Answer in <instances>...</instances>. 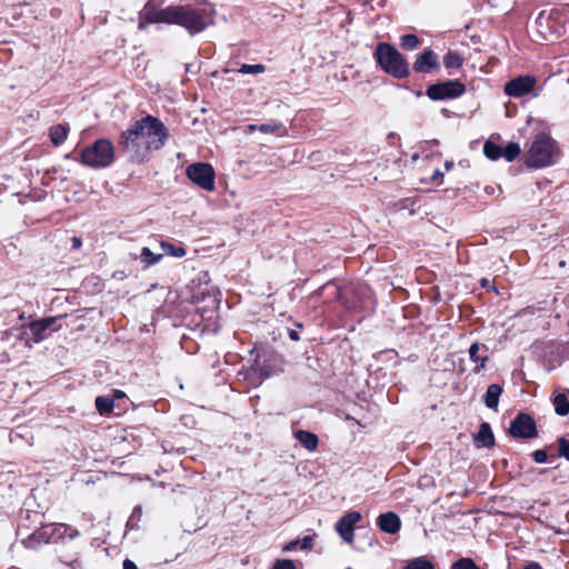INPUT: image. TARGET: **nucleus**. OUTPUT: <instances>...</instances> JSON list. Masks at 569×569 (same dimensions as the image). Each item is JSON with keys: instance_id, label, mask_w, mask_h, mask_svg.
Instances as JSON below:
<instances>
[{"instance_id": "nucleus-39", "label": "nucleus", "mask_w": 569, "mask_h": 569, "mask_svg": "<svg viewBox=\"0 0 569 569\" xmlns=\"http://www.w3.org/2000/svg\"><path fill=\"white\" fill-rule=\"evenodd\" d=\"M532 458L537 463H545L548 460L547 452L542 449H538L532 452Z\"/></svg>"}, {"instance_id": "nucleus-45", "label": "nucleus", "mask_w": 569, "mask_h": 569, "mask_svg": "<svg viewBox=\"0 0 569 569\" xmlns=\"http://www.w3.org/2000/svg\"><path fill=\"white\" fill-rule=\"evenodd\" d=\"M288 336L292 341H298L300 339L298 331L295 329H289Z\"/></svg>"}, {"instance_id": "nucleus-27", "label": "nucleus", "mask_w": 569, "mask_h": 569, "mask_svg": "<svg viewBox=\"0 0 569 569\" xmlns=\"http://www.w3.org/2000/svg\"><path fill=\"white\" fill-rule=\"evenodd\" d=\"M402 569H436L435 565L427 557L410 559Z\"/></svg>"}, {"instance_id": "nucleus-38", "label": "nucleus", "mask_w": 569, "mask_h": 569, "mask_svg": "<svg viewBox=\"0 0 569 569\" xmlns=\"http://www.w3.org/2000/svg\"><path fill=\"white\" fill-rule=\"evenodd\" d=\"M559 456L569 460V441L565 437L558 439Z\"/></svg>"}, {"instance_id": "nucleus-26", "label": "nucleus", "mask_w": 569, "mask_h": 569, "mask_svg": "<svg viewBox=\"0 0 569 569\" xmlns=\"http://www.w3.org/2000/svg\"><path fill=\"white\" fill-rule=\"evenodd\" d=\"M313 539L310 536H306L302 539H296L290 541L283 547V551H293L296 549L309 550L312 548Z\"/></svg>"}, {"instance_id": "nucleus-34", "label": "nucleus", "mask_w": 569, "mask_h": 569, "mask_svg": "<svg viewBox=\"0 0 569 569\" xmlns=\"http://www.w3.org/2000/svg\"><path fill=\"white\" fill-rule=\"evenodd\" d=\"M451 569H480L471 558H460L451 565Z\"/></svg>"}, {"instance_id": "nucleus-16", "label": "nucleus", "mask_w": 569, "mask_h": 569, "mask_svg": "<svg viewBox=\"0 0 569 569\" xmlns=\"http://www.w3.org/2000/svg\"><path fill=\"white\" fill-rule=\"evenodd\" d=\"M412 68L419 73H431L439 70L440 63L437 53L431 49H426L417 57Z\"/></svg>"}, {"instance_id": "nucleus-30", "label": "nucleus", "mask_w": 569, "mask_h": 569, "mask_svg": "<svg viewBox=\"0 0 569 569\" xmlns=\"http://www.w3.org/2000/svg\"><path fill=\"white\" fill-rule=\"evenodd\" d=\"M421 44V40L412 33L403 34L400 38V46L402 49L411 51L417 49Z\"/></svg>"}, {"instance_id": "nucleus-33", "label": "nucleus", "mask_w": 569, "mask_h": 569, "mask_svg": "<svg viewBox=\"0 0 569 569\" xmlns=\"http://www.w3.org/2000/svg\"><path fill=\"white\" fill-rule=\"evenodd\" d=\"M161 248L163 252L168 256H172L176 258H182L186 256V249L183 247H176L170 242H161Z\"/></svg>"}, {"instance_id": "nucleus-4", "label": "nucleus", "mask_w": 569, "mask_h": 569, "mask_svg": "<svg viewBox=\"0 0 569 569\" xmlns=\"http://www.w3.org/2000/svg\"><path fill=\"white\" fill-rule=\"evenodd\" d=\"M79 531L66 523H48L41 526L38 530L33 531L28 538L22 540L26 548L37 549L42 543L58 542L64 537L74 539L79 537Z\"/></svg>"}, {"instance_id": "nucleus-21", "label": "nucleus", "mask_w": 569, "mask_h": 569, "mask_svg": "<svg viewBox=\"0 0 569 569\" xmlns=\"http://www.w3.org/2000/svg\"><path fill=\"white\" fill-rule=\"evenodd\" d=\"M295 438L303 448H306L309 451L316 450L319 443L317 435L307 430H297L295 432Z\"/></svg>"}, {"instance_id": "nucleus-48", "label": "nucleus", "mask_w": 569, "mask_h": 569, "mask_svg": "<svg viewBox=\"0 0 569 569\" xmlns=\"http://www.w3.org/2000/svg\"><path fill=\"white\" fill-rule=\"evenodd\" d=\"M445 167L447 170L451 169L453 167V162L452 161H446L445 162Z\"/></svg>"}, {"instance_id": "nucleus-46", "label": "nucleus", "mask_w": 569, "mask_h": 569, "mask_svg": "<svg viewBox=\"0 0 569 569\" xmlns=\"http://www.w3.org/2000/svg\"><path fill=\"white\" fill-rule=\"evenodd\" d=\"M525 569H542V567L538 562L532 561V562H529L525 567Z\"/></svg>"}, {"instance_id": "nucleus-19", "label": "nucleus", "mask_w": 569, "mask_h": 569, "mask_svg": "<svg viewBox=\"0 0 569 569\" xmlns=\"http://www.w3.org/2000/svg\"><path fill=\"white\" fill-rule=\"evenodd\" d=\"M475 442L478 447L486 448H490L495 445V436L488 422H482L480 425L479 431L475 438Z\"/></svg>"}, {"instance_id": "nucleus-7", "label": "nucleus", "mask_w": 569, "mask_h": 569, "mask_svg": "<svg viewBox=\"0 0 569 569\" xmlns=\"http://www.w3.org/2000/svg\"><path fill=\"white\" fill-rule=\"evenodd\" d=\"M144 138L138 128V120L123 131L119 138V147L133 162H143L149 159L150 149L144 144Z\"/></svg>"}, {"instance_id": "nucleus-47", "label": "nucleus", "mask_w": 569, "mask_h": 569, "mask_svg": "<svg viewBox=\"0 0 569 569\" xmlns=\"http://www.w3.org/2000/svg\"><path fill=\"white\" fill-rule=\"evenodd\" d=\"M141 511H142V510H141V507H136V508L133 509L132 517H134L136 515H141Z\"/></svg>"}, {"instance_id": "nucleus-9", "label": "nucleus", "mask_w": 569, "mask_h": 569, "mask_svg": "<svg viewBox=\"0 0 569 569\" xmlns=\"http://www.w3.org/2000/svg\"><path fill=\"white\" fill-rule=\"evenodd\" d=\"M114 160V148L110 140L98 139L90 147H87L81 152V163L101 169L109 167Z\"/></svg>"}, {"instance_id": "nucleus-37", "label": "nucleus", "mask_w": 569, "mask_h": 569, "mask_svg": "<svg viewBox=\"0 0 569 569\" xmlns=\"http://www.w3.org/2000/svg\"><path fill=\"white\" fill-rule=\"evenodd\" d=\"M325 290H332V296L336 299H340V288L333 282L329 281L318 289V293L321 295Z\"/></svg>"}, {"instance_id": "nucleus-2", "label": "nucleus", "mask_w": 569, "mask_h": 569, "mask_svg": "<svg viewBox=\"0 0 569 569\" xmlns=\"http://www.w3.org/2000/svg\"><path fill=\"white\" fill-rule=\"evenodd\" d=\"M560 158V149L555 139L547 133H538L526 156L529 168L540 169L555 164Z\"/></svg>"}, {"instance_id": "nucleus-15", "label": "nucleus", "mask_w": 569, "mask_h": 569, "mask_svg": "<svg viewBox=\"0 0 569 569\" xmlns=\"http://www.w3.org/2000/svg\"><path fill=\"white\" fill-rule=\"evenodd\" d=\"M361 513L358 511L346 512L336 523V530L343 541L351 543L353 541L355 525L361 520Z\"/></svg>"}, {"instance_id": "nucleus-50", "label": "nucleus", "mask_w": 569, "mask_h": 569, "mask_svg": "<svg viewBox=\"0 0 569 569\" xmlns=\"http://www.w3.org/2000/svg\"><path fill=\"white\" fill-rule=\"evenodd\" d=\"M439 176H442V173H441L439 170H437V171L435 172V176H433V177L436 178V177H439Z\"/></svg>"}, {"instance_id": "nucleus-6", "label": "nucleus", "mask_w": 569, "mask_h": 569, "mask_svg": "<svg viewBox=\"0 0 569 569\" xmlns=\"http://www.w3.org/2000/svg\"><path fill=\"white\" fill-rule=\"evenodd\" d=\"M144 138L138 128V120L123 131L119 138V147L133 162H143L149 159L150 149L144 144Z\"/></svg>"}, {"instance_id": "nucleus-14", "label": "nucleus", "mask_w": 569, "mask_h": 569, "mask_svg": "<svg viewBox=\"0 0 569 569\" xmlns=\"http://www.w3.org/2000/svg\"><path fill=\"white\" fill-rule=\"evenodd\" d=\"M536 83L537 79L533 76H519L506 82L505 93L509 97L520 98L530 93Z\"/></svg>"}, {"instance_id": "nucleus-23", "label": "nucleus", "mask_w": 569, "mask_h": 569, "mask_svg": "<svg viewBox=\"0 0 569 569\" xmlns=\"http://www.w3.org/2000/svg\"><path fill=\"white\" fill-rule=\"evenodd\" d=\"M139 258L142 263V268L146 269L158 263L163 258V253H153L149 248L143 247Z\"/></svg>"}, {"instance_id": "nucleus-43", "label": "nucleus", "mask_w": 569, "mask_h": 569, "mask_svg": "<svg viewBox=\"0 0 569 569\" xmlns=\"http://www.w3.org/2000/svg\"><path fill=\"white\" fill-rule=\"evenodd\" d=\"M122 569H138V567L132 560L124 559L122 563Z\"/></svg>"}, {"instance_id": "nucleus-49", "label": "nucleus", "mask_w": 569, "mask_h": 569, "mask_svg": "<svg viewBox=\"0 0 569 569\" xmlns=\"http://www.w3.org/2000/svg\"><path fill=\"white\" fill-rule=\"evenodd\" d=\"M488 283H489V281H488V280H486V279H483V280L481 281L482 287H487V286H488Z\"/></svg>"}, {"instance_id": "nucleus-1", "label": "nucleus", "mask_w": 569, "mask_h": 569, "mask_svg": "<svg viewBox=\"0 0 569 569\" xmlns=\"http://www.w3.org/2000/svg\"><path fill=\"white\" fill-rule=\"evenodd\" d=\"M150 23H174L186 28L191 34L201 32L211 23L210 12L190 4L158 8L147 2L140 11L139 29Z\"/></svg>"}, {"instance_id": "nucleus-18", "label": "nucleus", "mask_w": 569, "mask_h": 569, "mask_svg": "<svg viewBox=\"0 0 569 569\" xmlns=\"http://www.w3.org/2000/svg\"><path fill=\"white\" fill-rule=\"evenodd\" d=\"M377 525L381 531L395 535L400 530L401 521L397 513L389 511L378 517Z\"/></svg>"}, {"instance_id": "nucleus-3", "label": "nucleus", "mask_w": 569, "mask_h": 569, "mask_svg": "<svg viewBox=\"0 0 569 569\" xmlns=\"http://www.w3.org/2000/svg\"><path fill=\"white\" fill-rule=\"evenodd\" d=\"M373 56L380 68L393 78L406 79L410 76L408 62L392 44L387 42L378 43Z\"/></svg>"}, {"instance_id": "nucleus-11", "label": "nucleus", "mask_w": 569, "mask_h": 569, "mask_svg": "<svg viewBox=\"0 0 569 569\" xmlns=\"http://www.w3.org/2000/svg\"><path fill=\"white\" fill-rule=\"evenodd\" d=\"M63 316L58 317H48L43 319H39L36 321H31L30 323L22 326L21 335L26 339L27 343L30 341L33 343H39L48 337L47 331H57L59 328H52L57 320L61 319Z\"/></svg>"}, {"instance_id": "nucleus-10", "label": "nucleus", "mask_w": 569, "mask_h": 569, "mask_svg": "<svg viewBox=\"0 0 569 569\" xmlns=\"http://www.w3.org/2000/svg\"><path fill=\"white\" fill-rule=\"evenodd\" d=\"M465 91V84L460 80L453 79L430 84L426 94L433 101H441L459 98Z\"/></svg>"}, {"instance_id": "nucleus-35", "label": "nucleus", "mask_w": 569, "mask_h": 569, "mask_svg": "<svg viewBox=\"0 0 569 569\" xmlns=\"http://www.w3.org/2000/svg\"><path fill=\"white\" fill-rule=\"evenodd\" d=\"M264 70H266V67L261 63H258V64L243 63L240 67L239 72L243 73V74H258V73L264 72Z\"/></svg>"}, {"instance_id": "nucleus-41", "label": "nucleus", "mask_w": 569, "mask_h": 569, "mask_svg": "<svg viewBox=\"0 0 569 569\" xmlns=\"http://www.w3.org/2000/svg\"><path fill=\"white\" fill-rule=\"evenodd\" d=\"M254 370L259 372V376L262 378H269L271 376L270 371L264 370L263 367H259L258 362L256 361Z\"/></svg>"}, {"instance_id": "nucleus-32", "label": "nucleus", "mask_w": 569, "mask_h": 569, "mask_svg": "<svg viewBox=\"0 0 569 569\" xmlns=\"http://www.w3.org/2000/svg\"><path fill=\"white\" fill-rule=\"evenodd\" d=\"M521 152L520 146L518 142H509L505 148H502V158L507 161H513Z\"/></svg>"}, {"instance_id": "nucleus-42", "label": "nucleus", "mask_w": 569, "mask_h": 569, "mask_svg": "<svg viewBox=\"0 0 569 569\" xmlns=\"http://www.w3.org/2000/svg\"><path fill=\"white\" fill-rule=\"evenodd\" d=\"M81 246H82V241H81V239L79 237L74 236V237L71 238V248L73 250L80 249Z\"/></svg>"}, {"instance_id": "nucleus-12", "label": "nucleus", "mask_w": 569, "mask_h": 569, "mask_svg": "<svg viewBox=\"0 0 569 569\" xmlns=\"http://www.w3.org/2000/svg\"><path fill=\"white\" fill-rule=\"evenodd\" d=\"M186 176L198 187L206 191L214 190L216 173L211 164L196 162L186 169Z\"/></svg>"}, {"instance_id": "nucleus-44", "label": "nucleus", "mask_w": 569, "mask_h": 569, "mask_svg": "<svg viewBox=\"0 0 569 569\" xmlns=\"http://www.w3.org/2000/svg\"><path fill=\"white\" fill-rule=\"evenodd\" d=\"M258 130V124H248L243 128L246 134L252 133Z\"/></svg>"}, {"instance_id": "nucleus-36", "label": "nucleus", "mask_w": 569, "mask_h": 569, "mask_svg": "<svg viewBox=\"0 0 569 569\" xmlns=\"http://www.w3.org/2000/svg\"><path fill=\"white\" fill-rule=\"evenodd\" d=\"M59 559L62 563L71 567L72 569H79L80 568V561L78 557V552H76L71 557H64L62 555L59 556Z\"/></svg>"}, {"instance_id": "nucleus-8", "label": "nucleus", "mask_w": 569, "mask_h": 569, "mask_svg": "<svg viewBox=\"0 0 569 569\" xmlns=\"http://www.w3.org/2000/svg\"><path fill=\"white\" fill-rule=\"evenodd\" d=\"M144 138L138 128V120L123 131L119 138V147L133 162H143L149 159L150 149L144 144Z\"/></svg>"}, {"instance_id": "nucleus-13", "label": "nucleus", "mask_w": 569, "mask_h": 569, "mask_svg": "<svg viewBox=\"0 0 569 569\" xmlns=\"http://www.w3.org/2000/svg\"><path fill=\"white\" fill-rule=\"evenodd\" d=\"M509 433L517 439L536 438L538 436L536 421L530 415L519 412L510 422Z\"/></svg>"}, {"instance_id": "nucleus-20", "label": "nucleus", "mask_w": 569, "mask_h": 569, "mask_svg": "<svg viewBox=\"0 0 569 569\" xmlns=\"http://www.w3.org/2000/svg\"><path fill=\"white\" fill-rule=\"evenodd\" d=\"M502 391H503V389L500 385H498V383L490 385L487 388L486 393L483 395V402H485L486 407L491 410H497L498 405H499V398H500Z\"/></svg>"}, {"instance_id": "nucleus-31", "label": "nucleus", "mask_w": 569, "mask_h": 569, "mask_svg": "<svg viewBox=\"0 0 569 569\" xmlns=\"http://www.w3.org/2000/svg\"><path fill=\"white\" fill-rule=\"evenodd\" d=\"M114 402L108 397L99 396L96 398V408L100 415H107L112 411Z\"/></svg>"}, {"instance_id": "nucleus-24", "label": "nucleus", "mask_w": 569, "mask_h": 569, "mask_svg": "<svg viewBox=\"0 0 569 569\" xmlns=\"http://www.w3.org/2000/svg\"><path fill=\"white\" fill-rule=\"evenodd\" d=\"M258 131L261 133H272L278 136L287 134V129L281 121H272L271 123L258 124Z\"/></svg>"}, {"instance_id": "nucleus-25", "label": "nucleus", "mask_w": 569, "mask_h": 569, "mask_svg": "<svg viewBox=\"0 0 569 569\" xmlns=\"http://www.w3.org/2000/svg\"><path fill=\"white\" fill-rule=\"evenodd\" d=\"M555 411L559 416L569 413V396L565 392L558 393L553 398Z\"/></svg>"}, {"instance_id": "nucleus-17", "label": "nucleus", "mask_w": 569, "mask_h": 569, "mask_svg": "<svg viewBox=\"0 0 569 569\" xmlns=\"http://www.w3.org/2000/svg\"><path fill=\"white\" fill-rule=\"evenodd\" d=\"M488 351L489 348L486 345H480L479 342H473L469 348V358L472 362L476 363V367L473 369V372L478 373L480 370H482L488 360Z\"/></svg>"}, {"instance_id": "nucleus-40", "label": "nucleus", "mask_w": 569, "mask_h": 569, "mask_svg": "<svg viewBox=\"0 0 569 569\" xmlns=\"http://www.w3.org/2000/svg\"><path fill=\"white\" fill-rule=\"evenodd\" d=\"M274 569H296V566L292 560L284 559L278 560L274 565Z\"/></svg>"}, {"instance_id": "nucleus-5", "label": "nucleus", "mask_w": 569, "mask_h": 569, "mask_svg": "<svg viewBox=\"0 0 569 569\" xmlns=\"http://www.w3.org/2000/svg\"><path fill=\"white\" fill-rule=\"evenodd\" d=\"M138 128L142 138L146 140L144 144L150 149V151H158L162 149L169 139L168 128L160 119L151 114L139 119Z\"/></svg>"}, {"instance_id": "nucleus-29", "label": "nucleus", "mask_w": 569, "mask_h": 569, "mask_svg": "<svg viewBox=\"0 0 569 569\" xmlns=\"http://www.w3.org/2000/svg\"><path fill=\"white\" fill-rule=\"evenodd\" d=\"M443 64L447 69H459L462 66V58L456 51H449L443 57Z\"/></svg>"}, {"instance_id": "nucleus-22", "label": "nucleus", "mask_w": 569, "mask_h": 569, "mask_svg": "<svg viewBox=\"0 0 569 569\" xmlns=\"http://www.w3.org/2000/svg\"><path fill=\"white\" fill-rule=\"evenodd\" d=\"M68 132H69V126L68 124L59 123V124L52 126L49 129V137H50L51 142L54 146L62 144L66 141L67 137H68Z\"/></svg>"}, {"instance_id": "nucleus-28", "label": "nucleus", "mask_w": 569, "mask_h": 569, "mask_svg": "<svg viewBox=\"0 0 569 569\" xmlns=\"http://www.w3.org/2000/svg\"><path fill=\"white\" fill-rule=\"evenodd\" d=\"M483 153L490 160H498L502 158V147L491 141H486L483 144Z\"/></svg>"}]
</instances>
